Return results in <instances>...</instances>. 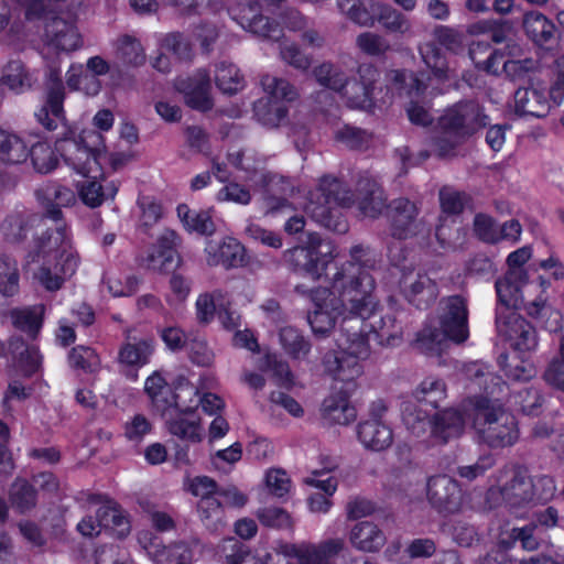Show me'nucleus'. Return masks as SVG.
Listing matches in <instances>:
<instances>
[{
    "label": "nucleus",
    "mask_w": 564,
    "mask_h": 564,
    "mask_svg": "<svg viewBox=\"0 0 564 564\" xmlns=\"http://www.w3.org/2000/svg\"><path fill=\"white\" fill-rule=\"evenodd\" d=\"M336 256L334 243L318 236H311L308 246H297L285 252V259L294 270L315 280L326 278L329 286L317 288L311 293L314 308L307 321L315 335L326 336L341 318L336 338L339 350L328 352L323 362L335 379L350 382L361 376V361L370 356L369 335L362 326L378 305L376 280L370 273L378 259L362 245L352 246L350 259L340 264H333Z\"/></svg>",
    "instance_id": "nucleus-1"
},
{
    "label": "nucleus",
    "mask_w": 564,
    "mask_h": 564,
    "mask_svg": "<svg viewBox=\"0 0 564 564\" xmlns=\"http://www.w3.org/2000/svg\"><path fill=\"white\" fill-rule=\"evenodd\" d=\"M475 384L484 394L468 401L467 411L473 415V425L484 443L492 448L513 445L519 438L516 417L505 410L507 383L501 377L475 367Z\"/></svg>",
    "instance_id": "nucleus-2"
},
{
    "label": "nucleus",
    "mask_w": 564,
    "mask_h": 564,
    "mask_svg": "<svg viewBox=\"0 0 564 564\" xmlns=\"http://www.w3.org/2000/svg\"><path fill=\"white\" fill-rule=\"evenodd\" d=\"M489 117L476 101L458 102L440 117L432 147L440 158L453 156L469 137L489 123Z\"/></svg>",
    "instance_id": "nucleus-3"
},
{
    "label": "nucleus",
    "mask_w": 564,
    "mask_h": 564,
    "mask_svg": "<svg viewBox=\"0 0 564 564\" xmlns=\"http://www.w3.org/2000/svg\"><path fill=\"white\" fill-rule=\"evenodd\" d=\"M352 204V194L336 177L325 175L310 193L306 210L323 227L337 234L348 230V223L339 207Z\"/></svg>",
    "instance_id": "nucleus-4"
},
{
    "label": "nucleus",
    "mask_w": 564,
    "mask_h": 564,
    "mask_svg": "<svg viewBox=\"0 0 564 564\" xmlns=\"http://www.w3.org/2000/svg\"><path fill=\"white\" fill-rule=\"evenodd\" d=\"M105 148V140L99 131L84 130L78 140H65L62 151L66 163L76 173L87 178H100V158Z\"/></svg>",
    "instance_id": "nucleus-5"
},
{
    "label": "nucleus",
    "mask_w": 564,
    "mask_h": 564,
    "mask_svg": "<svg viewBox=\"0 0 564 564\" xmlns=\"http://www.w3.org/2000/svg\"><path fill=\"white\" fill-rule=\"evenodd\" d=\"M390 234L393 238L405 240L413 237H425L431 226L424 217H420V207L406 197H398L387 206Z\"/></svg>",
    "instance_id": "nucleus-6"
},
{
    "label": "nucleus",
    "mask_w": 564,
    "mask_h": 564,
    "mask_svg": "<svg viewBox=\"0 0 564 564\" xmlns=\"http://www.w3.org/2000/svg\"><path fill=\"white\" fill-rule=\"evenodd\" d=\"M47 61L46 69V100L34 112L36 121L46 130H56L59 126L65 123V113L63 102L65 98L64 85L61 78V68L57 63L52 59L48 61L47 53L45 54Z\"/></svg>",
    "instance_id": "nucleus-7"
},
{
    "label": "nucleus",
    "mask_w": 564,
    "mask_h": 564,
    "mask_svg": "<svg viewBox=\"0 0 564 564\" xmlns=\"http://www.w3.org/2000/svg\"><path fill=\"white\" fill-rule=\"evenodd\" d=\"M440 328L455 344H463L469 336L468 308L465 299L449 296L441 302Z\"/></svg>",
    "instance_id": "nucleus-8"
},
{
    "label": "nucleus",
    "mask_w": 564,
    "mask_h": 564,
    "mask_svg": "<svg viewBox=\"0 0 564 564\" xmlns=\"http://www.w3.org/2000/svg\"><path fill=\"white\" fill-rule=\"evenodd\" d=\"M134 328H126L124 340L117 354V364L122 371L138 370L150 362L155 349L152 336L138 337Z\"/></svg>",
    "instance_id": "nucleus-9"
},
{
    "label": "nucleus",
    "mask_w": 564,
    "mask_h": 564,
    "mask_svg": "<svg viewBox=\"0 0 564 564\" xmlns=\"http://www.w3.org/2000/svg\"><path fill=\"white\" fill-rule=\"evenodd\" d=\"M427 499L440 512L455 513L463 505V491L456 479L436 475L427 481Z\"/></svg>",
    "instance_id": "nucleus-10"
},
{
    "label": "nucleus",
    "mask_w": 564,
    "mask_h": 564,
    "mask_svg": "<svg viewBox=\"0 0 564 564\" xmlns=\"http://www.w3.org/2000/svg\"><path fill=\"white\" fill-rule=\"evenodd\" d=\"M44 44L47 51L68 53L78 50L83 41L73 20L52 17L44 26Z\"/></svg>",
    "instance_id": "nucleus-11"
},
{
    "label": "nucleus",
    "mask_w": 564,
    "mask_h": 564,
    "mask_svg": "<svg viewBox=\"0 0 564 564\" xmlns=\"http://www.w3.org/2000/svg\"><path fill=\"white\" fill-rule=\"evenodd\" d=\"M181 238L172 229H164L156 240L155 249L140 260V264L149 270L169 272L175 269L181 258L177 247Z\"/></svg>",
    "instance_id": "nucleus-12"
},
{
    "label": "nucleus",
    "mask_w": 564,
    "mask_h": 564,
    "mask_svg": "<svg viewBox=\"0 0 564 564\" xmlns=\"http://www.w3.org/2000/svg\"><path fill=\"white\" fill-rule=\"evenodd\" d=\"M175 88L183 94L184 101L188 107L199 111L213 108L210 78L206 69L202 68L192 76L177 78Z\"/></svg>",
    "instance_id": "nucleus-13"
},
{
    "label": "nucleus",
    "mask_w": 564,
    "mask_h": 564,
    "mask_svg": "<svg viewBox=\"0 0 564 564\" xmlns=\"http://www.w3.org/2000/svg\"><path fill=\"white\" fill-rule=\"evenodd\" d=\"M400 288L406 300L420 308L429 306L438 294L435 282L421 271L403 273Z\"/></svg>",
    "instance_id": "nucleus-14"
},
{
    "label": "nucleus",
    "mask_w": 564,
    "mask_h": 564,
    "mask_svg": "<svg viewBox=\"0 0 564 564\" xmlns=\"http://www.w3.org/2000/svg\"><path fill=\"white\" fill-rule=\"evenodd\" d=\"M79 258L68 254L64 261L44 262L34 273V279L48 292L62 289L65 281L70 279L77 271Z\"/></svg>",
    "instance_id": "nucleus-15"
},
{
    "label": "nucleus",
    "mask_w": 564,
    "mask_h": 564,
    "mask_svg": "<svg viewBox=\"0 0 564 564\" xmlns=\"http://www.w3.org/2000/svg\"><path fill=\"white\" fill-rule=\"evenodd\" d=\"M35 250L37 256L53 258L55 261H64L68 254L79 258L66 235L65 228L61 226L42 232L36 239Z\"/></svg>",
    "instance_id": "nucleus-16"
},
{
    "label": "nucleus",
    "mask_w": 564,
    "mask_h": 564,
    "mask_svg": "<svg viewBox=\"0 0 564 564\" xmlns=\"http://www.w3.org/2000/svg\"><path fill=\"white\" fill-rule=\"evenodd\" d=\"M209 265L237 268L245 261V248L235 238L227 237L220 241H209L205 248Z\"/></svg>",
    "instance_id": "nucleus-17"
},
{
    "label": "nucleus",
    "mask_w": 564,
    "mask_h": 564,
    "mask_svg": "<svg viewBox=\"0 0 564 564\" xmlns=\"http://www.w3.org/2000/svg\"><path fill=\"white\" fill-rule=\"evenodd\" d=\"M357 437L371 452H382L393 443L392 429L381 420L368 419L357 425Z\"/></svg>",
    "instance_id": "nucleus-18"
},
{
    "label": "nucleus",
    "mask_w": 564,
    "mask_h": 564,
    "mask_svg": "<svg viewBox=\"0 0 564 564\" xmlns=\"http://www.w3.org/2000/svg\"><path fill=\"white\" fill-rule=\"evenodd\" d=\"M501 497L510 507H521L534 501L533 479L523 467L513 469L512 478L501 487Z\"/></svg>",
    "instance_id": "nucleus-19"
},
{
    "label": "nucleus",
    "mask_w": 564,
    "mask_h": 564,
    "mask_svg": "<svg viewBox=\"0 0 564 564\" xmlns=\"http://www.w3.org/2000/svg\"><path fill=\"white\" fill-rule=\"evenodd\" d=\"M527 279L523 269H509L508 272L496 281L498 302L502 310L518 307L523 302L522 290Z\"/></svg>",
    "instance_id": "nucleus-20"
},
{
    "label": "nucleus",
    "mask_w": 564,
    "mask_h": 564,
    "mask_svg": "<svg viewBox=\"0 0 564 564\" xmlns=\"http://www.w3.org/2000/svg\"><path fill=\"white\" fill-rule=\"evenodd\" d=\"M257 12V3L247 4L242 7L239 18H235V20H237L242 29L254 35L279 41L282 36V30L279 24Z\"/></svg>",
    "instance_id": "nucleus-21"
},
{
    "label": "nucleus",
    "mask_w": 564,
    "mask_h": 564,
    "mask_svg": "<svg viewBox=\"0 0 564 564\" xmlns=\"http://www.w3.org/2000/svg\"><path fill=\"white\" fill-rule=\"evenodd\" d=\"M356 192L361 214L377 218L386 207V197L380 185L370 176H361L357 182Z\"/></svg>",
    "instance_id": "nucleus-22"
},
{
    "label": "nucleus",
    "mask_w": 564,
    "mask_h": 564,
    "mask_svg": "<svg viewBox=\"0 0 564 564\" xmlns=\"http://www.w3.org/2000/svg\"><path fill=\"white\" fill-rule=\"evenodd\" d=\"M551 101L544 89L519 88L514 93V111L520 116L545 117L551 110Z\"/></svg>",
    "instance_id": "nucleus-23"
},
{
    "label": "nucleus",
    "mask_w": 564,
    "mask_h": 564,
    "mask_svg": "<svg viewBox=\"0 0 564 564\" xmlns=\"http://www.w3.org/2000/svg\"><path fill=\"white\" fill-rule=\"evenodd\" d=\"M358 80H350L349 107L365 108L371 102L375 83L379 79V70L371 64H361L357 69Z\"/></svg>",
    "instance_id": "nucleus-24"
},
{
    "label": "nucleus",
    "mask_w": 564,
    "mask_h": 564,
    "mask_svg": "<svg viewBox=\"0 0 564 564\" xmlns=\"http://www.w3.org/2000/svg\"><path fill=\"white\" fill-rule=\"evenodd\" d=\"M37 199L46 209V216L52 220H59L61 207L69 206L75 202L74 192L56 183H47L36 191Z\"/></svg>",
    "instance_id": "nucleus-25"
},
{
    "label": "nucleus",
    "mask_w": 564,
    "mask_h": 564,
    "mask_svg": "<svg viewBox=\"0 0 564 564\" xmlns=\"http://www.w3.org/2000/svg\"><path fill=\"white\" fill-rule=\"evenodd\" d=\"M343 538H332L317 544L303 542L299 564H334L335 558L345 550Z\"/></svg>",
    "instance_id": "nucleus-26"
},
{
    "label": "nucleus",
    "mask_w": 564,
    "mask_h": 564,
    "mask_svg": "<svg viewBox=\"0 0 564 564\" xmlns=\"http://www.w3.org/2000/svg\"><path fill=\"white\" fill-rule=\"evenodd\" d=\"M313 75L321 86L340 94L349 105L350 78L341 66L325 62L313 69Z\"/></svg>",
    "instance_id": "nucleus-27"
},
{
    "label": "nucleus",
    "mask_w": 564,
    "mask_h": 564,
    "mask_svg": "<svg viewBox=\"0 0 564 564\" xmlns=\"http://www.w3.org/2000/svg\"><path fill=\"white\" fill-rule=\"evenodd\" d=\"M7 344L9 354L18 362L24 376L31 377L40 369L42 356L36 346L28 345L20 335L10 336Z\"/></svg>",
    "instance_id": "nucleus-28"
},
{
    "label": "nucleus",
    "mask_w": 564,
    "mask_h": 564,
    "mask_svg": "<svg viewBox=\"0 0 564 564\" xmlns=\"http://www.w3.org/2000/svg\"><path fill=\"white\" fill-rule=\"evenodd\" d=\"M7 344L9 354L18 362L24 376L31 377L40 369L42 356L36 346L28 345L20 335L10 336Z\"/></svg>",
    "instance_id": "nucleus-29"
},
{
    "label": "nucleus",
    "mask_w": 564,
    "mask_h": 564,
    "mask_svg": "<svg viewBox=\"0 0 564 564\" xmlns=\"http://www.w3.org/2000/svg\"><path fill=\"white\" fill-rule=\"evenodd\" d=\"M350 544L362 552H377L386 543L382 530L370 521L356 523L349 532Z\"/></svg>",
    "instance_id": "nucleus-30"
},
{
    "label": "nucleus",
    "mask_w": 564,
    "mask_h": 564,
    "mask_svg": "<svg viewBox=\"0 0 564 564\" xmlns=\"http://www.w3.org/2000/svg\"><path fill=\"white\" fill-rule=\"evenodd\" d=\"M465 420L454 409H446L433 416L431 435L441 443L458 437L464 431Z\"/></svg>",
    "instance_id": "nucleus-31"
},
{
    "label": "nucleus",
    "mask_w": 564,
    "mask_h": 564,
    "mask_svg": "<svg viewBox=\"0 0 564 564\" xmlns=\"http://www.w3.org/2000/svg\"><path fill=\"white\" fill-rule=\"evenodd\" d=\"M322 415L329 423L347 425L356 419V410L345 392L338 391L324 399Z\"/></svg>",
    "instance_id": "nucleus-32"
},
{
    "label": "nucleus",
    "mask_w": 564,
    "mask_h": 564,
    "mask_svg": "<svg viewBox=\"0 0 564 564\" xmlns=\"http://www.w3.org/2000/svg\"><path fill=\"white\" fill-rule=\"evenodd\" d=\"M44 307L42 305L15 307L8 312L11 324L18 330L35 339L43 325Z\"/></svg>",
    "instance_id": "nucleus-33"
},
{
    "label": "nucleus",
    "mask_w": 564,
    "mask_h": 564,
    "mask_svg": "<svg viewBox=\"0 0 564 564\" xmlns=\"http://www.w3.org/2000/svg\"><path fill=\"white\" fill-rule=\"evenodd\" d=\"M522 26L525 35L538 46H544L554 37V23L539 11L524 13Z\"/></svg>",
    "instance_id": "nucleus-34"
},
{
    "label": "nucleus",
    "mask_w": 564,
    "mask_h": 564,
    "mask_svg": "<svg viewBox=\"0 0 564 564\" xmlns=\"http://www.w3.org/2000/svg\"><path fill=\"white\" fill-rule=\"evenodd\" d=\"M138 539L139 543L158 564H164L165 562L172 561L176 557H181L183 561L188 558L186 555L188 551L183 544H175L166 547L162 545V542L158 536H153L150 532H141Z\"/></svg>",
    "instance_id": "nucleus-35"
},
{
    "label": "nucleus",
    "mask_w": 564,
    "mask_h": 564,
    "mask_svg": "<svg viewBox=\"0 0 564 564\" xmlns=\"http://www.w3.org/2000/svg\"><path fill=\"white\" fill-rule=\"evenodd\" d=\"M469 56L478 69L490 75H499L506 61L502 51L490 50L484 42H474L469 48Z\"/></svg>",
    "instance_id": "nucleus-36"
},
{
    "label": "nucleus",
    "mask_w": 564,
    "mask_h": 564,
    "mask_svg": "<svg viewBox=\"0 0 564 564\" xmlns=\"http://www.w3.org/2000/svg\"><path fill=\"white\" fill-rule=\"evenodd\" d=\"M29 158V147L23 138L14 132L0 129V162L19 164Z\"/></svg>",
    "instance_id": "nucleus-37"
},
{
    "label": "nucleus",
    "mask_w": 564,
    "mask_h": 564,
    "mask_svg": "<svg viewBox=\"0 0 564 564\" xmlns=\"http://www.w3.org/2000/svg\"><path fill=\"white\" fill-rule=\"evenodd\" d=\"M253 112L262 126L276 128L286 120L289 109L278 100L260 98L253 104Z\"/></svg>",
    "instance_id": "nucleus-38"
},
{
    "label": "nucleus",
    "mask_w": 564,
    "mask_h": 564,
    "mask_svg": "<svg viewBox=\"0 0 564 564\" xmlns=\"http://www.w3.org/2000/svg\"><path fill=\"white\" fill-rule=\"evenodd\" d=\"M169 432L181 440L199 443L203 440V429L200 419L195 415L187 416L186 413H180L166 422Z\"/></svg>",
    "instance_id": "nucleus-39"
},
{
    "label": "nucleus",
    "mask_w": 564,
    "mask_h": 564,
    "mask_svg": "<svg viewBox=\"0 0 564 564\" xmlns=\"http://www.w3.org/2000/svg\"><path fill=\"white\" fill-rule=\"evenodd\" d=\"M215 84L227 95H235L245 87V78L232 63L220 62L215 68Z\"/></svg>",
    "instance_id": "nucleus-40"
},
{
    "label": "nucleus",
    "mask_w": 564,
    "mask_h": 564,
    "mask_svg": "<svg viewBox=\"0 0 564 564\" xmlns=\"http://www.w3.org/2000/svg\"><path fill=\"white\" fill-rule=\"evenodd\" d=\"M176 212L186 230L200 235H212L215 231V226L208 212L192 210L185 204L178 205Z\"/></svg>",
    "instance_id": "nucleus-41"
},
{
    "label": "nucleus",
    "mask_w": 564,
    "mask_h": 564,
    "mask_svg": "<svg viewBox=\"0 0 564 564\" xmlns=\"http://www.w3.org/2000/svg\"><path fill=\"white\" fill-rule=\"evenodd\" d=\"M505 393L507 394L505 402H510L525 414H534L542 404V397L533 387H513L510 393V388L507 386Z\"/></svg>",
    "instance_id": "nucleus-42"
},
{
    "label": "nucleus",
    "mask_w": 564,
    "mask_h": 564,
    "mask_svg": "<svg viewBox=\"0 0 564 564\" xmlns=\"http://www.w3.org/2000/svg\"><path fill=\"white\" fill-rule=\"evenodd\" d=\"M1 80L11 90L22 93L32 87L35 78L21 61L14 59L4 66Z\"/></svg>",
    "instance_id": "nucleus-43"
},
{
    "label": "nucleus",
    "mask_w": 564,
    "mask_h": 564,
    "mask_svg": "<svg viewBox=\"0 0 564 564\" xmlns=\"http://www.w3.org/2000/svg\"><path fill=\"white\" fill-rule=\"evenodd\" d=\"M402 420L406 429L416 437L423 436L432 429L433 419L414 402H404Z\"/></svg>",
    "instance_id": "nucleus-44"
},
{
    "label": "nucleus",
    "mask_w": 564,
    "mask_h": 564,
    "mask_svg": "<svg viewBox=\"0 0 564 564\" xmlns=\"http://www.w3.org/2000/svg\"><path fill=\"white\" fill-rule=\"evenodd\" d=\"M98 180L99 178H87V181L79 186L82 200L91 208L100 206L106 198H113L118 192V187L113 183L102 187Z\"/></svg>",
    "instance_id": "nucleus-45"
},
{
    "label": "nucleus",
    "mask_w": 564,
    "mask_h": 564,
    "mask_svg": "<svg viewBox=\"0 0 564 564\" xmlns=\"http://www.w3.org/2000/svg\"><path fill=\"white\" fill-rule=\"evenodd\" d=\"M261 86L268 95L267 98H271L272 100L291 102L299 97L297 89L284 78L267 74L261 77Z\"/></svg>",
    "instance_id": "nucleus-46"
},
{
    "label": "nucleus",
    "mask_w": 564,
    "mask_h": 564,
    "mask_svg": "<svg viewBox=\"0 0 564 564\" xmlns=\"http://www.w3.org/2000/svg\"><path fill=\"white\" fill-rule=\"evenodd\" d=\"M97 517L104 530L115 531L118 536H124L129 533V522L116 505L100 506L97 510Z\"/></svg>",
    "instance_id": "nucleus-47"
},
{
    "label": "nucleus",
    "mask_w": 564,
    "mask_h": 564,
    "mask_svg": "<svg viewBox=\"0 0 564 564\" xmlns=\"http://www.w3.org/2000/svg\"><path fill=\"white\" fill-rule=\"evenodd\" d=\"M20 274L18 262L8 254L0 253V293L12 296L19 291Z\"/></svg>",
    "instance_id": "nucleus-48"
},
{
    "label": "nucleus",
    "mask_w": 564,
    "mask_h": 564,
    "mask_svg": "<svg viewBox=\"0 0 564 564\" xmlns=\"http://www.w3.org/2000/svg\"><path fill=\"white\" fill-rule=\"evenodd\" d=\"M448 337L441 328L432 325H425L416 335L415 347L425 355H438L442 350V345Z\"/></svg>",
    "instance_id": "nucleus-49"
},
{
    "label": "nucleus",
    "mask_w": 564,
    "mask_h": 564,
    "mask_svg": "<svg viewBox=\"0 0 564 564\" xmlns=\"http://www.w3.org/2000/svg\"><path fill=\"white\" fill-rule=\"evenodd\" d=\"M68 364L73 369L83 370L86 373H94L100 368V358L91 347L78 345L70 349Z\"/></svg>",
    "instance_id": "nucleus-50"
},
{
    "label": "nucleus",
    "mask_w": 564,
    "mask_h": 564,
    "mask_svg": "<svg viewBox=\"0 0 564 564\" xmlns=\"http://www.w3.org/2000/svg\"><path fill=\"white\" fill-rule=\"evenodd\" d=\"M199 392L192 383L180 382L175 391H171L169 409L174 406L183 413H188L198 406Z\"/></svg>",
    "instance_id": "nucleus-51"
},
{
    "label": "nucleus",
    "mask_w": 564,
    "mask_h": 564,
    "mask_svg": "<svg viewBox=\"0 0 564 564\" xmlns=\"http://www.w3.org/2000/svg\"><path fill=\"white\" fill-rule=\"evenodd\" d=\"M280 343L285 352L296 359L304 358L311 349V344L296 328L291 326L280 330Z\"/></svg>",
    "instance_id": "nucleus-52"
},
{
    "label": "nucleus",
    "mask_w": 564,
    "mask_h": 564,
    "mask_svg": "<svg viewBox=\"0 0 564 564\" xmlns=\"http://www.w3.org/2000/svg\"><path fill=\"white\" fill-rule=\"evenodd\" d=\"M34 169L40 173L53 171L58 163V156L47 142H36L29 149Z\"/></svg>",
    "instance_id": "nucleus-53"
},
{
    "label": "nucleus",
    "mask_w": 564,
    "mask_h": 564,
    "mask_svg": "<svg viewBox=\"0 0 564 564\" xmlns=\"http://www.w3.org/2000/svg\"><path fill=\"white\" fill-rule=\"evenodd\" d=\"M116 54L122 63L132 66L141 65L145 59L140 42L130 35H122L117 40Z\"/></svg>",
    "instance_id": "nucleus-54"
},
{
    "label": "nucleus",
    "mask_w": 564,
    "mask_h": 564,
    "mask_svg": "<svg viewBox=\"0 0 564 564\" xmlns=\"http://www.w3.org/2000/svg\"><path fill=\"white\" fill-rule=\"evenodd\" d=\"M144 390L158 410L165 411L169 409L171 389L160 373L154 372L148 377Z\"/></svg>",
    "instance_id": "nucleus-55"
},
{
    "label": "nucleus",
    "mask_w": 564,
    "mask_h": 564,
    "mask_svg": "<svg viewBox=\"0 0 564 564\" xmlns=\"http://www.w3.org/2000/svg\"><path fill=\"white\" fill-rule=\"evenodd\" d=\"M377 20L391 32L405 33L410 30L409 20L390 6L378 3L375 9Z\"/></svg>",
    "instance_id": "nucleus-56"
},
{
    "label": "nucleus",
    "mask_w": 564,
    "mask_h": 564,
    "mask_svg": "<svg viewBox=\"0 0 564 564\" xmlns=\"http://www.w3.org/2000/svg\"><path fill=\"white\" fill-rule=\"evenodd\" d=\"M414 397L417 401L426 402L436 408L446 397V387L443 380L427 377L415 389Z\"/></svg>",
    "instance_id": "nucleus-57"
},
{
    "label": "nucleus",
    "mask_w": 564,
    "mask_h": 564,
    "mask_svg": "<svg viewBox=\"0 0 564 564\" xmlns=\"http://www.w3.org/2000/svg\"><path fill=\"white\" fill-rule=\"evenodd\" d=\"M419 51L424 64L436 77H447V63L445 57L442 55L441 50L434 43H425L419 47Z\"/></svg>",
    "instance_id": "nucleus-58"
},
{
    "label": "nucleus",
    "mask_w": 564,
    "mask_h": 564,
    "mask_svg": "<svg viewBox=\"0 0 564 564\" xmlns=\"http://www.w3.org/2000/svg\"><path fill=\"white\" fill-rule=\"evenodd\" d=\"M517 335L510 344L520 351L533 350L538 345L536 333L533 326L522 317H513Z\"/></svg>",
    "instance_id": "nucleus-59"
},
{
    "label": "nucleus",
    "mask_w": 564,
    "mask_h": 564,
    "mask_svg": "<svg viewBox=\"0 0 564 564\" xmlns=\"http://www.w3.org/2000/svg\"><path fill=\"white\" fill-rule=\"evenodd\" d=\"M10 499L13 507L25 512L35 506V490L28 481L17 480L11 487Z\"/></svg>",
    "instance_id": "nucleus-60"
},
{
    "label": "nucleus",
    "mask_w": 564,
    "mask_h": 564,
    "mask_svg": "<svg viewBox=\"0 0 564 564\" xmlns=\"http://www.w3.org/2000/svg\"><path fill=\"white\" fill-rule=\"evenodd\" d=\"M257 518L261 524L273 529H292L293 522L291 516L281 508L267 507L257 511Z\"/></svg>",
    "instance_id": "nucleus-61"
},
{
    "label": "nucleus",
    "mask_w": 564,
    "mask_h": 564,
    "mask_svg": "<svg viewBox=\"0 0 564 564\" xmlns=\"http://www.w3.org/2000/svg\"><path fill=\"white\" fill-rule=\"evenodd\" d=\"M376 336L388 345L394 344L402 336V326L397 322L392 314L382 316L378 322L371 325Z\"/></svg>",
    "instance_id": "nucleus-62"
},
{
    "label": "nucleus",
    "mask_w": 564,
    "mask_h": 564,
    "mask_svg": "<svg viewBox=\"0 0 564 564\" xmlns=\"http://www.w3.org/2000/svg\"><path fill=\"white\" fill-rule=\"evenodd\" d=\"M357 47L370 56H381L390 50L389 42L373 32H364L356 37Z\"/></svg>",
    "instance_id": "nucleus-63"
},
{
    "label": "nucleus",
    "mask_w": 564,
    "mask_h": 564,
    "mask_svg": "<svg viewBox=\"0 0 564 564\" xmlns=\"http://www.w3.org/2000/svg\"><path fill=\"white\" fill-rule=\"evenodd\" d=\"M280 56L283 62L299 70H307L312 65V58L306 55L296 43L282 42L280 45Z\"/></svg>",
    "instance_id": "nucleus-64"
}]
</instances>
